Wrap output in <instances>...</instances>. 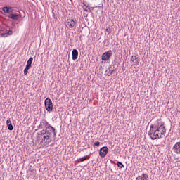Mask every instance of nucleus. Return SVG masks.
<instances>
[{
	"label": "nucleus",
	"instance_id": "1",
	"mask_svg": "<svg viewBox=\"0 0 180 180\" xmlns=\"http://www.w3.org/2000/svg\"><path fill=\"white\" fill-rule=\"evenodd\" d=\"M165 122H158L150 125V131H148V136H150L151 140H157V139H162L167 133V129H165Z\"/></svg>",
	"mask_w": 180,
	"mask_h": 180
},
{
	"label": "nucleus",
	"instance_id": "2",
	"mask_svg": "<svg viewBox=\"0 0 180 180\" xmlns=\"http://www.w3.org/2000/svg\"><path fill=\"white\" fill-rule=\"evenodd\" d=\"M51 129H42L37 133V140H39L41 143H44L46 146H49L51 143Z\"/></svg>",
	"mask_w": 180,
	"mask_h": 180
},
{
	"label": "nucleus",
	"instance_id": "3",
	"mask_svg": "<svg viewBox=\"0 0 180 180\" xmlns=\"http://www.w3.org/2000/svg\"><path fill=\"white\" fill-rule=\"evenodd\" d=\"M38 129L39 130H51L52 134H53V139L56 140V128L49 124V122L46 120H41L39 125L38 126Z\"/></svg>",
	"mask_w": 180,
	"mask_h": 180
},
{
	"label": "nucleus",
	"instance_id": "4",
	"mask_svg": "<svg viewBox=\"0 0 180 180\" xmlns=\"http://www.w3.org/2000/svg\"><path fill=\"white\" fill-rule=\"evenodd\" d=\"M44 105L46 110H47L49 113L53 112V101L50 98L48 97L45 99Z\"/></svg>",
	"mask_w": 180,
	"mask_h": 180
},
{
	"label": "nucleus",
	"instance_id": "5",
	"mask_svg": "<svg viewBox=\"0 0 180 180\" xmlns=\"http://www.w3.org/2000/svg\"><path fill=\"white\" fill-rule=\"evenodd\" d=\"M108 153H109V148L108 146H103L99 150V155L101 158L106 157Z\"/></svg>",
	"mask_w": 180,
	"mask_h": 180
},
{
	"label": "nucleus",
	"instance_id": "6",
	"mask_svg": "<svg viewBox=\"0 0 180 180\" xmlns=\"http://www.w3.org/2000/svg\"><path fill=\"white\" fill-rule=\"evenodd\" d=\"M67 25L70 29H72L75 25H77V21L71 18L67 20Z\"/></svg>",
	"mask_w": 180,
	"mask_h": 180
},
{
	"label": "nucleus",
	"instance_id": "7",
	"mask_svg": "<svg viewBox=\"0 0 180 180\" xmlns=\"http://www.w3.org/2000/svg\"><path fill=\"white\" fill-rule=\"evenodd\" d=\"M131 61H133L134 65H139V64H140V58H139V55L132 56Z\"/></svg>",
	"mask_w": 180,
	"mask_h": 180
},
{
	"label": "nucleus",
	"instance_id": "8",
	"mask_svg": "<svg viewBox=\"0 0 180 180\" xmlns=\"http://www.w3.org/2000/svg\"><path fill=\"white\" fill-rule=\"evenodd\" d=\"M110 57H112V53H110L109 51H107L103 53L102 60L103 61H108V60H110Z\"/></svg>",
	"mask_w": 180,
	"mask_h": 180
},
{
	"label": "nucleus",
	"instance_id": "9",
	"mask_svg": "<svg viewBox=\"0 0 180 180\" xmlns=\"http://www.w3.org/2000/svg\"><path fill=\"white\" fill-rule=\"evenodd\" d=\"M172 150L176 154H180V142L176 143L173 146Z\"/></svg>",
	"mask_w": 180,
	"mask_h": 180
},
{
	"label": "nucleus",
	"instance_id": "10",
	"mask_svg": "<svg viewBox=\"0 0 180 180\" xmlns=\"http://www.w3.org/2000/svg\"><path fill=\"white\" fill-rule=\"evenodd\" d=\"M8 18L10 19H12L13 20H16L19 19L20 18H22V15H20V14H17V13H11L8 15Z\"/></svg>",
	"mask_w": 180,
	"mask_h": 180
},
{
	"label": "nucleus",
	"instance_id": "11",
	"mask_svg": "<svg viewBox=\"0 0 180 180\" xmlns=\"http://www.w3.org/2000/svg\"><path fill=\"white\" fill-rule=\"evenodd\" d=\"M2 11L4 13H12L13 8L11 6H4L2 8Z\"/></svg>",
	"mask_w": 180,
	"mask_h": 180
},
{
	"label": "nucleus",
	"instance_id": "12",
	"mask_svg": "<svg viewBox=\"0 0 180 180\" xmlns=\"http://www.w3.org/2000/svg\"><path fill=\"white\" fill-rule=\"evenodd\" d=\"M72 60H75L78 58V50L73 49L72 51Z\"/></svg>",
	"mask_w": 180,
	"mask_h": 180
},
{
	"label": "nucleus",
	"instance_id": "13",
	"mask_svg": "<svg viewBox=\"0 0 180 180\" xmlns=\"http://www.w3.org/2000/svg\"><path fill=\"white\" fill-rule=\"evenodd\" d=\"M6 124L8 130L12 131V130H13V125H12V122H11V120H7Z\"/></svg>",
	"mask_w": 180,
	"mask_h": 180
},
{
	"label": "nucleus",
	"instance_id": "14",
	"mask_svg": "<svg viewBox=\"0 0 180 180\" xmlns=\"http://www.w3.org/2000/svg\"><path fill=\"white\" fill-rule=\"evenodd\" d=\"M33 63V58L30 57L28 60L27 61L26 67L28 68H32V63Z\"/></svg>",
	"mask_w": 180,
	"mask_h": 180
},
{
	"label": "nucleus",
	"instance_id": "15",
	"mask_svg": "<svg viewBox=\"0 0 180 180\" xmlns=\"http://www.w3.org/2000/svg\"><path fill=\"white\" fill-rule=\"evenodd\" d=\"M87 158H89V156L88 155H86L84 157H82V158H78L77 160H76V162H84V161H85Z\"/></svg>",
	"mask_w": 180,
	"mask_h": 180
},
{
	"label": "nucleus",
	"instance_id": "16",
	"mask_svg": "<svg viewBox=\"0 0 180 180\" xmlns=\"http://www.w3.org/2000/svg\"><path fill=\"white\" fill-rule=\"evenodd\" d=\"M139 178H141V180H148V174L143 173L142 175L139 176Z\"/></svg>",
	"mask_w": 180,
	"mask_h": 180
},
{
	"label": "nucleus",
	"instance_id": "17",
	"mask_svg": "<svg viewBox=\"0 0 180 180\" xmlns=\"http://www.w3.org/2000/svg\"><path fill=\"white\" fill-rule=\"evenodd\" d=\"M116 64H114L113 65V68H112V70H110L111 68H112V66H110V68H109V72H108V77H110V75H112V74H113V72H115V70H116V68L115 69V65Z\"/></svg>",
	"mask_w": 180,
	"mask_h": 180
},
{
	"label": "nucleus",
	"instance_id": "18",
	"mask_svg": "<svg viewBox=\"0 0 180 180\" xmlns=\"http://www.w3.org/2000/svg\"><path fill=\"white\" fill-rule=\"evenodd\" d=\"M94 9H95V7H89L88 8V6H86V8H84V11L85 12H89V13L92 12V11H94Z\"/></svg>",
	"mask_w": 180,
	"mask_h": 180
},
{
	"label": "nucleus",
	"instance_id": "19",
	"mask_svg": "<svg viewBox=\"0 0 180 180\" xmlns=\"http://www.w3.org/2000/svg\"><path fill=\"white\" fill-rule=\"evenodd\" d=\"M13 34V31L9 30L8 32L2 34L3 37H8V36H11Z\"/></svg>",
	"mask_w": 180,
	"mask_h": 180
},
{
	"label": "nucleus",
	"instance_id": "20",
	"mask_svg": "<svg viewBox=\"0 0 180 180\" xmlns=\"http://www.w3.org/2000/svg\"><path fill=\"white\" fill-rule=\"evenodd\" d=\"M29 70H30V68H27V66H25V68L24 69V75H27Z\"/></svg>",
	"mask_w": 180,
	"mask_h": 180
},
{
	"label": "nucleus",
	"instance_id": "21",
	"mask_svg": "<svg viewBox=\"0 0 180 180\" xmlns=\"http://www.w3.org/2000/svg\"><path fill=\"white\" fill-rule=\"evenodd\" d=\"M117 165L120 168H124V165H123V163H122L121 162H117Z\"/></svg>",
	"mask_w": 180,
	"mask_h": 180
},
{
	"label": "nucleus",
	"instance_id": "22",
	"mask_svg": "<svg viewBox=\"0 0 180 180\" xmlns=\"http://www.w3.org/2000/svg\"><path fill=\"white\" fill-rule=\"evenodd\" d=\"M111 31V29L110 28V27H108V28H106V30H105V32H107V33L108 34H110V32Z\"/></svg>",
	"mask_w": 180,
	"mask_h": 180
},
{
	"label": "nucleus",
	"instance_id": "23",
	"mask_svg": "<svg viewBox=\"0 0 180 180\" xmlns=\"http://www.w3.org/2000/svg\"><path fill=\"white\" fill-rule=\"evenodd\" d=\"M94 146H96V147H99L101 146V142L97 141L94 143Z\"/></svg>",
	"mask_w": 180,
	"mask_h": 180
},
{
	"label": "nucleus",
	"instance_id": "24",
	"mask_svg": "<svg viewBox=\"0 0 180 180\" xmlns=\"http://www.w3.org/2000/svg\"><path fill=\"white\" fill-rule=\"evenodd\" d=\"M86 6H86V4H85V3H83V5H82L83 9H84V8H86Z\"/></svg>",
	"mask_w": 180,
	"mask_h": 180
},
{
	"label": "nucleus",
	"instance_id": "25",
	"mask_svg": "<svg viewBox=\"0 0 180 180\" xmlns=\"http://www.w3.org/2000/svg\"><path fill=\"white\" fill-rule=\"evenodd\" d=\"M161 118L160 119H158L157 122H160Z\"/></svg>",
	"mask_w": 180,
	"mask_h": 180
},
{
	"label": "nucleus",
	"instance_id": "26",
	"mask_svg": "<svg viewBox=\"0 0 180 180\" xmlns=\"http://www.w3.org/2000/svg\"><path fill=\"white\" fill-rule=\"evenodd\" d=\"M53 16H54V13L53 14Z\"/></svg>",
	"mask_w": 180,
	"mask_h": 180
},
{
	"label": "nucleus",
	"instance_id": "27",
	"mask_svg": "<svg viewBox=\"0 0 180 180\" xmlns=\"http://www.w3.org/2000/svg\"><path fill=\"white\" fill-rule=\"evenodd\" d=\"M139 179V178H136V180Z\"/></svg>",
	"mask_w": 180,
	"mask_h": 180
}]
</instances>
